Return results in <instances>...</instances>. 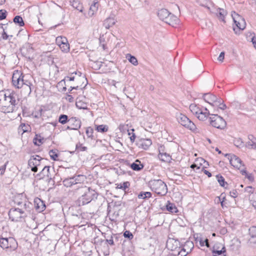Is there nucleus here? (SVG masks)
Masks as SVG:
<instances>
[{"mask_svg": "<svg viewBox=\"0 0 256 256\" xmlns=\"http://www.w3.org/2000/svg\"><path fill=\"white\" fill-rule=\"evenodd\" d=\"M58 151L57 150H52L49 152V154L52 159L53 160H57L58 158Z\"/></svg>", "mask_w": 256, "mask_h": 256, "instance_id": "nucleus-43", "label": "nucleus"}, {"mask_svg": "<svg viewBox=\"0 0 256 256\" xmlns=\"http://www.w3.org/2000/svg\"><path fill=\"white\" fill-rule=\"evenodd\" d=\"M242 22H237L234 24L236 26L237 28H238V30H243L246 28V22H245V20H243L242 24Z\"/></svg>", "mask_w": 256, "mask_h": 256, "instance_id": "nucleus-46", "label": "nucleus"}, {"mask_svg": "<svg viewBox=\"0 0 256 256\" xmlns=\"http://www.w3.org/2000/svg\"><path fill=\"white\" fill-rule=\"evenodd\" d=\"M98 2H94L90 6L88 12V15L89 16H92L98 10Z\"/></svg>", "mask_w": 256, "mask_h": 256, "instance_id": "nucleus-28", "label": "nucleus"}, {"mask_svg": "<svg viewBox=\"0 0 256 256\" xmlns=\"http://www.w3.org/2000/svg\"><path fill=\"white\" fill-rule=\"evenodd\" d=\"M96 130L100 132H106L108 130V127L106 125L101 124V125H95Z\"/></svg>", "mask_w": 256, "mask_h": 256, "instance_id": "nucleus-35", "label": "nucleus"}, {"mask_svg": "<svg viewBox=\"0 0 256 256\" xmlns=\"http://www.w3.org/2000/svg\"><path fill=\"white\" fill-rule=\"evenodd\" d=\"M158 16L160 20L172 26L179 23L178 17L165 8L160 10L158 12Z\"/></svg>", "mask_w": 256, "mask_h": 256, "instance_id": "nucleus-5", "label": "nucleus"}, {"mask_svg": "<svg viewBox=\"0 0 256 256\" xmlns=\"http://www.w3.org/2000/svg\"><path fill=\"white\" fill-rule=\"evenodd\" d=\"M124 236L125 238H129L130 240H131L133 238L134 236L132 232H130V231L126 230L124 234Z\"/></svg>", "mask_w": 256, "mask_h": 256, "instance_id": "nucleus-54", "label": "nucleus"}, {"mask_svg": "<svg viewBox=\"0 0 256 256\" xmlns=\"http://www.w3.org/2000/svg\"><path fill=\"white\" fill-rule=\"evenodd\" d=\"M69 124L71 125L74 130H78L80 128L81 122L76 118H71L68 120Z\"/></svg>", "mask_w": 256, "mask_h": 256, "instance_id": "nucleus-20", "label": "nucleus"}, {"mask_svg": "<svg viewBox=\"0 0 256 256\" xmlns=\"http://www.w3.org/2000/svg\"><path fill=\"white\" fill-rule=\"evenodd\" d=\"M14 22L15 24H18V26H22L24 25V23L22 20V18L19 16H16L14 18Z\"/></svg>", "mask_w": 256, "mask_h": 256, "instance_id": "nucleus-38", "label": "nucleus"}, {"mask_svg": "<svg viewBox=\"0 0 256 256\" xmlns=\"http://www.w3.org/2000/svg\"><path fill=\"white\" fill-rule=\"evenodd\" d=\"M7 98L3 102L1 110L4 113L12 112L16 111L20 106V100L18 95L14 92L8 94Z\"/></svg>", "mask_w": 256, "mask_h": 256, "instance_id": "nucleus-2", "label": "nucleus"}, {"mask_svg": "<svg viewBox=\"0 0 256 256\" xmlns=\"http://www.w3.org/2000/svg\"><path fill=\"white\" fill-rule=\"evenodd\" d=\"M68 116L66 114H61L59 116L58 122L62 124H66V122H68Z\"/></svg>", "mask_w": 256, "mask_h": 256, "instance_id": "nucleus-42", "label": "nucleus"}, {"mask_svg": "<svg viewBox=\"0 0 256 256\" xmlns=\"http://www.w3.org/2000/svg\"><path fill=\"white\" fill-rule=\"evenodd\" d=\"M41 158L38 156H32L28 162V165L34 172H37L40 164Z\"/></svg>", "mask_w": 256, "mask_h": 256, "instance_id": "nucleus-14", "label": "nucleus"}, {"mask_svg": "<svg viewBox=\"0 0 256 256\" xmlns=\"http://www.w3.org/2000/svg\"><path fill=\"white\" fill-rule=\"evenodd\" d=\"M210 12L212 14H216L219 20L222 21L224 22H226L225 17L228 14L226 10H224V8H217L216 6H212V8Z\"/></svg>", "mask_w": 256, "mask_h": 256, "instance_id": "nucleus-11", "label": "nucleus"}, {"mask_svg": "<svg viewBox=\"0 0 256 256\" xmlns=\"http://www.w3.org/2000/svg\"><path fill=\"white\" fill-rule=\"evenodd\" d=\"M234 144L238 148H242L244 146V142L240 138H236L234 140Z\"/></svg>", "mask_w": 256, "mask_h": 256, "instance_id": "nucleus-40", "label": "nucleus"}, {"mask_svg": "<svg viewBox=\"0 0 256 256\" xmlns=\"http://www.w3.org/2000/svg\"><path fill=\"white\" fill-rule=\"evenodd\" d=\"M116 188H120V189H122V190H125L126 189L128 188V186H130V183L128 182H124L123 183L116 184Z\"/></svg>", "mask_w": 256, "mask_h": 256, "instance_id": "nucleus-41", "label": "nucleus"}, {"mask_svg": "<svg viewBox=\"0 0 256 256\" xmlns=\"http://www.w3.org/2000/svg\"><path fill=\"white\" fill-rule=\"evenodd\" d=\"M84 180V177L82 175H78L73 177L65 178L62 182L63 184L66 187H70L74 185L78 184L81 186V182Z\"/></svg>", "mask_w": 256, "mask_h": 256, "instance_id": "nucleus-10", "label": "nucleus"}, {"mask_svg": "<svg viewBox=\"0 0 256 256\" xmlns=\"http://www.w3.org/2000/svg\"><path fill=\"white\" fill-rule=\"evenodd\" d=\"M240 173L242 174V175H244L246 176L250 180V181H252L254 179V176H252V174H248L247 172H246V168H244V169H242V170H240Z\"/></svg>", "mask_w": 256, "mask_h": 256, "instance_id": "nucleus-47", "label": "nucleus"}, {"mask_svg": "<svg viewBox=\"0 0 256 256\" xmlns=\"http://www.w3.org/2000/svg\"><path fill=\"white\" fill-rule=\"evenodd\" d=\"M10 93V91H8L7 92H4V91L0 92V102L2 101V102H5L6 98H7L8 96V94Z\"/></svg>", "mask_w": 256, "mask_h": 256, "instance_id": "nucleus-44", "label": "nucleus"}, {"mask_svg": "<svg viewBox=\"0 0 256 256\" xmlns=\"http://www.w3.org/2000/svg\"><path fill=\"white\" fill-rule=\"evenodd\" d=\"M230 194L232 197L235 198L237 197V196L238 195V192L236 190H234L230 192Z\"/></svg>", "mask_w": 256, "mask_h": 256, "instance_id": "nucleus-57", "label": "nucleus"}, {"mask_svg": "<svg viewBox=\"0 0 256 256\" xmlns=\"http://www.w3.org/2000/svg\"><path fill=\"white\" fill-rule=\"evenodd\" d=\"M34 207L39 212H42L45 209V204L40 198H36L34 200Z\"/></svg>", "mask_w": 256, "mask_h": 256, "instance_id": "nucleus-22", "label": "nucleus"}, {"mask_svg": "<svg viewBox=\"0 0 256 256\" xmlns=\"http://www.w3.org/2000/svg\"><path fill=\"white\" fill-rule=\"evenodd\" d=\"M158 158L161 161L166 162H170L172 160L171 156L166 152L158 154Z\"/></svg>", "mask_w": 256, "mask_h": 256, "instance_id": "nucleus-27", "label": "nucleus"}, {"mask_svg": "<svg viewBox=\"0 0 256 256\" xmlns=\"http://www.w3.org/2000/svg\"><path fill=\"white\" fill-rule=\"evenodd\" d=\"M210 123L212 126L223 129L226 126V122L224 118L217 114H212L210 117Z\"/></svg>", "mask_w": 256, "mask_h": 256, "instance_id": "nucleus-8", "label": "nucleus"}, {"mask_svg": "<svg viewBox=\"0 0 256 256\" xmlns=\"http://www.w3.org/2000/svg\"><path fill=\"white\" fill-rule=\"evenodd\" d=\"M216 178L220 186H224L226 182L224 177L222 176L217 175Z\"/></svg>", "mask_w": 256, "mask_h": 256, "instance_id": "nucleus-51", "label": "nucleus"}, {"mask_svg": "<svg viewBox=\"0 0 256 256\" xmlns=\"http://www.w3.org/2000/svg\"><path fill=\"white\" fill-rule=\"evenodd\" d=\"M188 253V251H182V250H180V252H178V256H186Z\"/></svg>", "mask_w": 256, "mask_h": 256, "instance_id": "nucleus-61", "label": "nucleus"}, {"mask_svg": "<svg viewBox=\"0 0 256 256\" xmlns=\"http://www.w3.org/2000/svg\"><path fill=\"white\" fill-rule=\"evenodd\" d=\"M24 76L18 70L14 71L12 76L13 85L18 88H22L28 80H24Z\"/></svg>", "mask_w": 256, "mask_h": 256, "instance_id": "nucleus-9", "label": "nucleus"}, {"mask_svg": "<svg viewBox=\"0 0 256 256\" xmlns=\"http://www.w3.org/2000/svg\"><path fill=\"white\" fill-rule=\"evenodd\" d=\"M40 173L44 177H46L48 180H52L55 175V170L54 168H51L50 166H45L42 168Z\"/></svg>", "mask_w": 256, "mask_h": 256, "instance_id": "nucleus-15", "label": "nucleus"}, {"mask_svg": "<svg viewBox=\"0 0 256 256\" xmlns=\"http://www.w3.org/2000/svg\"><path fill=\"white\" fill-rule=\"evenodd\" d=\"M158 152H159L158 154H164V152H166L165 151V148L162 145L158 147Z\"/></svg>", "mask_w": 256, "mask_h": 256, "instance_id": "nucleus-58", "label": "nucleus"}, {"mask_svg": "<svg viewBox=\"0 0 256 256\" xmlns=\"http://www.w3.org/2000/svg\"><path fill=\"white\" fill-rule=\"evenodd\" d=\"M134 129H132L130 130H128V134L130 136V142L132 143L134 142L136 139V135L135 134L134 132Z\"/></svg>", "mask_w": 256, "mask_h": 256, "instance_id": "nucleus-49", "label": "nucleus"}, {"mask_svg": "<svg viewBox=\"0 0 256 256\" xmlns=\"http://www.w3.org/2000/svg\"><path fill=\"white\" fill-rule=\"evenodd\" d=\"M226 156H228L230 164L234 167L240 170L242 166H244L242 160L236 156L234 154H226Z\"/></svg>", "mask_w": 256, "mask_h": 256, "instance_id": "nucleus-13", "label": "nucleus"}, {"mask_svg": "<svg viewBox=\"0 0 256 256\" xmlns=\"http://www.w3.org/2000/svg\"><path fill=\"white\" fill-rule=\"evenodd\" d=\"M224 52H220L218 59L220 62H222L224 60Z\"/></svg>", "mask_w": 256, "mask_h": 256, "instance_id": "nucleus-60", "label": "nucleus"}, {"mask_svg": "<svg viewBox=\"0 0 256 256\" xmlns=\"http://www.w3.org/2000/svg\"><path fill=\"white\" fill-rule=\"evenodd\" d=\"M130 168L134 170L138 171L143 168L144 166L139 160H136L134 162L131 164Z\"/></svg>", "mask_w": 256, "mask_h": 256, "instance_id": "nucleus-29", "label": "nucleus"}, {"mask_svg": "<svg viewBox=\"0 0 256 256\" xmlns=\"http://www.w3.org/2000/svg\"><path fill=\"white\" fill-rule=\"evenodd\" d=\"M32 86L31 82L28 81L22 87V92L26 96H28L32 92L31 86Z\"/></svg>", "mask_w": 256, "mask_h": 256, "instance_id": "nucleus-24", "label": "nucleus"}, {"mask_svg": "<svg viewBox=\"0 0 256 256\" xmlns=\"http://www.w3.org/2000/svg\"><path fill=\"white\" fill-rule=\"evenodd\" d=\"M232 17L233 19V21L234 23L236 22H242L244 20V19L240 16L238 14L236 13L235 12H232Z\"/></svg>", "mask_w": 256, "mask_h": 256, "instance_id": "nucleus-33", "label": "nucleus"}, {"mask_svg": "<svg viewBox=\"0 0 256 256\" xmlns=\"http://www.w3.org/2000/svg\"><path fill=\"white\" fill-rule=\"evenodd\" d=\"M130 58H128V60L130 62H131L132 64H133L134 66H136L138 64V60L136 58L131 55H130Z\"/></svg>", "mask_w": 256, "mask_h": 256, "instance_id": "nucleus-52", "label": "nucleus"}, {"mask_svg": "<svg viewBox=\"0 0 256 256\" xmlns=\"http://www.w3.org/2000/svg\"><path fill=\"white\" fill-rule=\"evenodd\" d=\"M214 107H216L219 109L224 110L226 108V106L224 104V100L220 98H218L216 102L214 104Z\"/></svg>", "mask_w": 256, "mask_h": 256, "instance_id": "nucleus-30", "label": "nucleus"}, {"mask_svg": "<svg viewBox=\"0 0 256 256\" xmlns=\"http://www.w3.org/2000/svg\"><path fill=\"white\" fill-rule=\"evenodd\" d=\"M246 146L248 148L256 150V138L252 135H248V141L246 142Z\"/></svg>", "mask_w": 256, "mask_h": 256, "instance_id": "nucleus-19", "label": "nucleus"}, {"mask_svg": "<svg viewBox=\"0 0 256 256\" xmlns=\"http://www.w3.org/2000/svg\"><path fill=\"white\" fill-rule=\"evenodd\" d=\"M78 192L82 196L78 198V203L79 206H84L90 202L96 194L95 192L86 186H78Z\"/></svg>", "mask_w": 256, "mask_h": 256, "instance_id": "nucleus-3", "label": "nucleus"}, {"mask_svg": "<svg viewBox=\"0 0 256 256\" xmlns=\"http://www.w3.org/2000/svg\"><path fill=\"white\" fill-rule=\"evenodd\" d=\"M12 35H8L6 32L4 31V30H3V32L2 35V37L3 40H8L10 37L12 38Z\"/></svg>", "mask_w": 256, "mask_h": 256, "instance_id": "nucleus-56", "label": "nucleus"}, {"mask_svg": "<svg viewBox=\"0 0 256 256\" xmlns=\"http://www.w3.org/2000/svg\"><path fill=\"white\" fill-rule=\"evenodd\" d=\"M180 245L179 241L174 238L168 239L166 243V248L172 251L175 250L178 248H180Z\"/></svg>", "mask_w": 256, "mask_h": 256, "instance_id": "nucleus-16", "label": "nucleus"}, {"mask_svg": "<svg viewBox=\"0 0 256 256\" xmlns=\"http://www.w3.org/2000/svg\"><path fill=\"white\" fill-rule=\"evenodd\" d=\"M226 252V248L223 246L220 250H214L212 251L214 256H226L224 254Z\"/></svg>", "mask_w": 256, "mask_h": 256, "instance_id": "nucleus-34", "label": "nucleus"}, {"mask_svg": "<svg viewBox=\"0 0 256 256\" xmlns=\"http://www.w3.org/2000/svg\"><path fill=\"white\" fill-rule=\"evenodd\" d=\"M208 115H210L209 111L206 108H202L196 116L199 120L204 121L207 119Z\"/></svg>", "mask_w": 256, "mask_h": 256, "instance_id": "nucleus-21", "label": "nucleus"}, {"mask_svg": "<svg viewBox=\"0 0 256 256\" xmlns=\"http://www.w3.org/2000/svg\"><path fill=\"white\" fill-rule=\"evenodd\" d=\"M43 140L44 139L41 138L40 136L36 134V138L34 139V143L36 146H40L41 144H42V140Z\"/></svg>", "mask_w": 256, "mask_h": 256, "instance_id": "nucleus-48", "label": "nucleus"}, {"mask_svg": "<svg viewBox=\"0 0 256 256\" xmlns=\"http://www.w3.org/2000/svg\"><path fill=\"white\" fill-rule=\"evenodd\" d=\"M6 12L5 10H0V20L5 19L6 17Z\"/></svg>", "mask_w": 256, "mask_h": 256, "instance_id": "nucleus-55", "label": "nucleus"}, {"mask_svg": "<svg viewBox=\"0 0 256 256\" xmlns=\"http://www.w3.org/2000/svg\"><path fill=\"white\" fill-rule=\"evenodd\" d=\"M86 134L88 138H91L92 139H94V137L93 135L94 130L91 127H88L86 130Z\"/></svg>", "mask_w": 256, "mask_h": 256, "instance_id": "nucleus-45", "label": "nucleus"}, {"mask_svg": "<svg viewBox=\"0 0 256 256\" xmlns=\"http://www.w3.org/2000/svg\"><path fill=\"white\" fill-rule=\"evenodd\" d=\"M106 241L110 245H114V240H113L112 236H111L110 239H106Z\"/></svg>", "mask_w": 256, "mask_h": 256, "instance_id": "nucleus-64", "label": "nucleus"}, {"mask_svg": "<svg viewBox=\"0 0 256 256\" xmlns=\"http://www.w3.org/2000/svg\"><path fill=\"white\" fill-rule=\"evenodd\" d=\"M245 191L248 192L250 193H252L254 192L253 188L252 186H247L245 188Z\"/></svg>", "mask_w": 256, "mask_h": 256, "instance_id": "nucleus-63", "label": "nucleus"}, {"mask_svg": "<svg viewBox=\"0 0 256 256\" xmlns=\"http://www.w3.org/2000/svg\"><path fill=\"white\" fill-rule=\"evenodd\" d=\"M104 38L102 39V38H100V46H102V47L104 50H105L106 48L105 44L104 43Z\"/></svg>", "mask_w": 256, "mask_h": 256, "instance_id": "nucleus-62", "label": "nucleus"}, {"mask_svg": "<svg viewBox=\"0 0 256 256\" xmlns=\"http://www.w3.org/2000/svg\"><path fill=\"white\" fill-rule=\"evenodd\" d=\"M202 98L206 102L213 106L214 104L216 102L218 98L211 94L208 93L204 94L202 95Z\"/></svg>", "mask_w": 256, "mask_h": 256, "instance_id": "nucleus-18", "label": "nucleus"}, {"mask_svg": "<svg viewBox=\"0 0 256 256\" xmlns=\"http://www.w3.org/2000/svg\"><path fill=\"white\" fill-rule=\"evenodd\" d=\"M197 2L200 5L206 8L209 12L214 6L209 0H198Z\"/></svg>", "mask_w": 256, "mask_h": 256, "instance_id": "nucleus-26", "label": "nucleus"}, {"mask_svg": "<svg viewBox=\"0 0 256 256\" xmlns=\"http://www.w3.org/2000/svg\"><path fill=\"white\" fill-rule=\"evenodd\" d=\"M190 110L191 112L196 116L202 110V108L196 104H192L190 106Z\"/></svg>", "mask_w": 256, "mask_h": 256, "instance_id": "nucleus-32", "label": "nucleus"}, {"mask_svg": "<svg viewBox=\"0 0 256 256\" xmlns=\"http://www.w3.org/2000/svg\"><path fill=\"white\" fill-rule=\"evenodd\" d=\"M14 202L18 208H12L8 212L10 218L13 222H21L28 214H30L32 209V204L24 200L18 201L16 200Z\"/></svg>", "mask_w": 256, "mask_h": 256, "instance_id": "nucleus-1", "label": "nucleus"}, {"mask_svg": "<svg viewBox=\"0 0 256 256\" xmlns=\"http://www.w3.org/2000/svg\"><path fill=\"white\" fill-rule=\"evenodd\" d=\"M86 98L84 96H80L76 98V105L79 109L86 110L88 108V102L86 101Z\"/></svg>", "mask_w": 256, "mask_h": 256, "instance_id": "nucleus-17", "label": "nucleus"}, {"mask_svg": "<svg viewBox=\"0 0 256 256\" xmlns=\"http://www.w3.org/2000/svg\"><path fill=\"white\" fill-rule=\"evenodd\" d=\"M177 121L185 128L194 131L196 130V126L192 122L186 115L178 113L176 115Z\"/></svg>", "mask_w": 256, "mask_h": 256, "instance_id": "nucleus-7", "label": "nucleus"}, {"mask_svg": "<svg viewBox=\"0 0 256 256\" xmlns=\"http://www.w3.org/2000/svg\"><path fill=\"white\" fill-rule=\"evenodd\" d=\"M152 142L150 139H142L140 141V146L144 150H148V148L152 145Z\"/></svg>", "mask_w": 256, "mask_h": 256, "instance_id": "nucleus-25", "label": "nucleus"}, {"mask_svg": "<svg viewBox=\"0 0 256 256\" xmlns=\"http://www.w3.org/2000/svg\"><path fill=\"white\" fill-rule=\"evenodd\" d=\"M166 208L168 212L172 213H176L178 211L176 206L174 204L170 203V202H168L166 205Z\"/></svg>", "mask_w": 256, "mask_h": 256, "instance_id": "nucleus-31", "label": "nucleus"}, {"mask_svg": "<svg viewBox=\"0 0 256 256\" xmlns=\"http://www.w3.org/2000/svg\"><path fill=\"white\" fill-rule=\"evenodd\" d=\"M61 50L65 53H68L70 51V44L68 42V40L66 42L64 43L59 46Z\"/></svg>", "mask_w": 256, "mask_h": 256, "instance_id": "nucleus-39", "label": "nucleus"}, {"mask_svg": "<svg viewBox=\"0 0 256 256\" xmlns=\"http://www.w3.org/2000/svg\"><path fill=\"white\" fill-rule=\"evenodd\" d=\"M16 242L12 238H4L0 236V246L4 249L8 248H15Z\"/></svg>", "mask_w": 256, "mask_h": 256, "instance_id": "nucleus-12", "label": "nucleus"}, {"mask_svg": "<svg viewBox=\"0 0 256 256\" xmlns=\"http://www.w3.org/2000/svg\"><path fill=\"white\" fill-rule=\"evenodd\" d=\"M116 20L114 18V16L112 15L106 18L104 22V26L106 28L108 29L110 27L115 24Z\"/></svg>", "mask_w": 256, "mask_h": 256, "instance_id": "nucleus-23", "label": "nucleus"}, {"mask_svg": "<svg viewBox=\"0 0 256 256\" xmlns=\"http://www.w3.org/2000/svg\"><path fill=\"white\" fill-rule=\"evenodd\" d=\"M8 162H6L4 164L2 165V166H1L0 167V172L1 175H2L4 174L6 168V164Z\"/></svg>", "mask_w": 256, "mask_h": 256, "instance_id": "nucleus-59", "label": "nucleus"}, {"mask_svg": "<svg viewBox=\"0 0 256 256\" xmlns=\"http://www.w3.org/2000/svg\"><path fill=\"white\" fill-rule=\"evenodd\" d=\"M138 198L144 200L150 198L152 196V194L150 192H140L138 196Z\"/></svg>", "mask_w": 256, "mask_h": 256, "instance_id": "nucleus-37", "label": "nucleus"}, {"mask_svg": "<svg viewBox=\"0 0 256 256\" xmlns=\"http://www.w3.org/2000/svg\"><path fill=\"white\" fill-rule=\"evenodd\" d=\"M151 190L160 196H164L168 192L166 184L161 180H152L148 182Z\"/></svg>", "mask_w": 256, "mask_h": 256, "instance_id": "nucleus-6", "label": "nucleus"}, {"mask_svg": "<svg viewBox=\"0 0 256 256\" xmlns=\"http://www.w3.org/2000/svg\"><path fill=\"white\" fill-rule=\"evenodd\" d=\"M63 81L64 83L70 81H76V86H70L69 90L71 92L72 90H78L79 88H81L84 82H86V78L84 76H82V73L80 72H76L72 73L70 76H66L60 83H62Z\"/></svg>", "mask_w": 256, "mask_h": 256, "instance_id": "nucleus-4", "label": "nucleus"}, {"mask_svg": "<svg viewBox=\"0 0 256 256\" xmlns=\"http://www.w3.org/2000/svg\"><path fill=\"white\" fill-rule=\"evenodd\" d=\"M76 148L80 152L85 151L87 150V148L84 146H82V145L80 144H77L76 146Z\"/></svg>", "mask_w": 256, "mask_h": 256, "instance_id": "nucleus-53", "label": "nucleus"}, {"mask_svg": "<svg viewBox=\"0 0 256 256\" xmlns=\"http://www.w3.org/2000/svg\"><path fill=\"white\" fill-rule=\"evenodd\" d=\"M249 232L252 238H256V226H252L249 228Z\"/></svg>", "mask_w": 256, "mask_h": 256, "instance_id": "nucleus-50", "label": "nucleus"}, {"mask_svg": "<svg viewBox=\"0 0 256 256\" xmlns=\"http://www.w3.org/2000/svg\"><path fill=\"white\" fill-rule=\"evenodd\" d=\"M67 38L64 36H59L56 39V44L60 46L64 43L66 42Z\"/></svg>", "mask_w": 256, "mask_h": 256, "instance_id": "nucleus-36", "label": "nucleus"}]
</instances>
